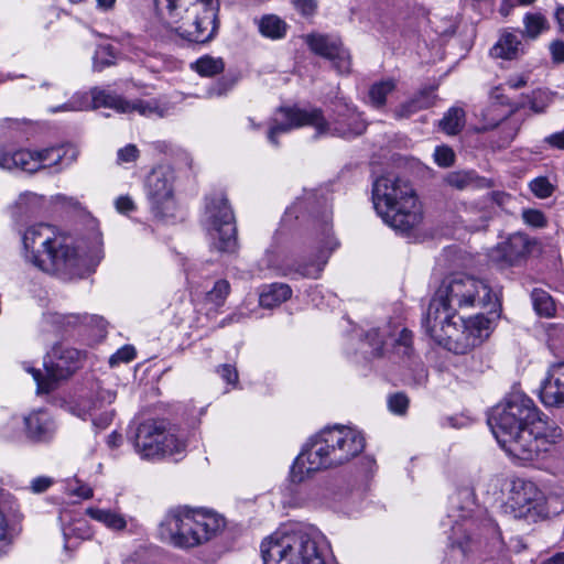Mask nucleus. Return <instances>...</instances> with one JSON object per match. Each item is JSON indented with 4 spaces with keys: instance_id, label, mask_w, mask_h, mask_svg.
Wrapping results in <instances>:
<instances>
[{
    "instance_id": "nucleus-1",
    "label": "nucleus",
    "mask_w": 564,
    "mask_h": 564,
    "mask_svg": "<svg viewBox=\"0 0 564 564\" xmlns=\"http://www.w3.org/2000/svg\"><path fill=\"white\" fill-rule=\"evenodd\" d=\"M499 305L498 293L487 282L473 275H454L441 284L423 321L425 333L444 349L464 355L481 345L491 334V321L482 314L464 318L459 310Z\"/></svg>"
},
{
    "instance_id": "nucleus-2",
    "label": "nucleus",
    "mask_w": 564,
    "mask_h": 564,
    "mask_svg": "<svg viewBox=\"0 0 564 564\" xmlns=\"http://www.w3.org/2000/svg\"><path fill=\"white\" fill-rule=\"evenodd\" d=\"M488 424L505 452L522 463L546 457L562 437L561 429L544 420L522 392H512L494 406Z\"/></svg>"
},
{
    "instance_id": "nucleus-3",
    "label": "nucleus",
    "mask_w": 564,
    "mask_h": 564,
    "mask_svg": "<svg viewBox=\"0 0 564 564\" xmlns=\"http://www.w3.org/2000/svg\"><path fill=\"white\" fill-rule=\"evenodd\" d=\"M22 243L28 262L42 271L67 278L83 274L104 258L100 232H95L87 242L44 223L28 227Z\"/></svg>"
},
{
    "instance_id": "nucleus-4",
    "label": "nucleus",
    "mask_w": 564,
    "mask_h": 564,
    "mask_svg": "<svg viewBox=\"0 0 564 564\" xmlns=\"http://www.w3.org/2000/svg\"><path fill=\"white\" fill-rule=\"evenodd\" d=\"M365 447L362 434L351 427L325 429L312 437L295 458L290 470L292 484H302L315 473L346 464Z\"/></svg>"
},
{
    "instance_id": "nucleus-5",
    "label": "nucleus",
    "mask_w": 564,
    "mask_h": 564,
    "mask_svg": "<svg viewBox=\"0 0 564 564\" xmlns=\"http://www.w3.org/2000/svg\"><path fill=\"white\" fill-rule=\"evenodd\" d=\"M326 539L315 527L290 523L281 527L261 543L264 564H326Z\"/></svg>"
},
{
    "instance_id": "nucleus-6",
    "label": "nucleus",
    "mask_w": 564,
    "mask_h": 564,
    "mask_svg": "<svg viewBox=\"0 0 564 564\" xmlns=\"http://www.w3.org/2000/svg\"><path fill=\"white\" fill-rule=\"evenodd\" d=\"M225 525V519L216 512L178 506L165 512L158 527V536L175 549L191 550L209 542Z\"/></svg>"
},
{
    "instance_id": "nucleus-7",
    "label": "nucleus",
    "mask_w": 564,
    "mask_h": 564,
    "mask_svg": "<svg viewBox=\"0 0 564 564\" xmlns=\"http://www.w3.org/2000/svg\"><path fill=\"white\" fill-rule=\"evenodd\" d=\"M155 14L182 39L210 41L218 30V0H154Z\"/></svg>"
},
{
    "instance_id": "nucleus-8",
    "label": "nucleus",
    "mask_w": 564,
    "mask_h": 564,
    "mask_svg": "<svg viewBox=\"0 0 564 564\" xmlns=\"http://www.w3.org/2000/svg\"><path fill=\"white\" fill-rule=\"evenodd\" d=\"M372 202L377 214L392 229L408 234L422 220V206L411 184L394 175L377 178L372 186Z\"/></svg>"
},
{
    "instance_id": "nucleus-9",
    "label": "nucleus",
    "mask_w": 564,
    "mask_h": 564,
    "mask_svg": "<svg viewBox=\"0 0 564 564\" xmlns=\"http://www.w3.org/2000/svg\"><path fill=\"white\" fill-rule=\"evenodd\" d=\"M341 107L345 108V111L339 112L338 118L332 124L325 120L322 110L317 108H281L280 113L283 116L284 121L278 122L275 120L269 130L268 139L272 144L278 145L276 138L279 134L303 126L313 127L316 131V137L354 138L360 135L366 130L365 120L355 108L346 104Z\"/></svg>"
},
{
    "instance_id": "nucleus-10",
    "label": "nucleus",
    "mask_w": 564,
    "mask_h": 564,
    "mask_svg": "<svg viewBox=\"0 0 564 564\" xmlns=\"http://www.w3.org/2000/svg\"><path fill=\"white\" fill-rule=\"evenodd\" d=\"M111 108L120 113L138 112L147 118H163L170 112V105L163 99L127 100L119 95L94 88L90 98L87 93H76L65 104L48 109L51 113L59 111H85L90 108Z\"/></svg>"
},
{
    "instance_id": "nucleus-11",
    "label": "nucleus",
    "mask_w": 564,
    "mask_h": 564,
    "mask_svg": "<svg viewBox=\"0 0 564 564\" xmlns=\"http://www.w3.org/2000/svg\"><path fill=\"white\" fill-rule=\"evenodd\" d=\"M133 446L142 458L158 459L182 455L186 449V441L178 430L165 421L147 420L138 425Z\"/></svg>"
},
{
    "instance_id": "nucleus-12",
    "label": "nucleus",
    "mask_w": 564,
    "mask_h": 564,
    "mask_svg": "<svg viewBox=\"0 0 564 564\" xmlns=\"http://www.w3.org/2000/svg\"><path fill=\"white\" fill-rule=\"evenodd\" d=\"M204 223L214 248L224 252H231L236 249L237 228L235 216L223 194L207 197Z\"/></svg>"
},
{
    "instance_id": "nucleus-13",
    "label": "nucleus",
    "mask_w": 564,
    "mask_h": 564,
    "mask_svg": "<svg viewBox=\"0 0 564 564\" xmlns=\"http://www.w3.org/2000/svg\"><path fill=\"white\" fill-rule=\"evenodd\" d=\"M69 151L68 148L59 145L34 151L21 149L12 153L6 152L0 155V167L4 170L19 169L28 173L40 170H50L56 173L75 159L73 154L67 158Z\"/></svg>"
},
{
    "instance_id": "nucleus-14",
    "label": "nucleus",
    "mask_w": 564,
    "mask_h": 564,
    "mask_svg": "<svg viewBox=\"0 0 564 564\" xmlns=\"http://www.w3.org/2000/svg\"><path fill=\"white\" fill-rule=\"evenodd\" d=\"M79 362L80 352L77 349L58 345L44 358V375L32 367H25V370L32 375L37 393H48L59 380L69 377L79 367Z\"/></svg>"
},
{
    "instance_id": "nucleus-15",
    "label": "nucleus",
    "mask_w": 564,
    "mask_h": 564,
    "mask_svg": "<svg viewBox=\"0 0 564 564\" xmlns=\"http://www.w3.org/2000/svg\"><path fill=\"white\" fill-rule=\"evenodd\" d=\"M174 173L170 169L159 167L151 172L147 181V194L152 212L161 218L175 217Z\"/></svg>"
},
{
    "instance_id": "nucleus-16",
    "label": "nucleus",
    "mask_w": 564,
    "mask_h": 564,
    "mask_svg": "<svg viewBox=\"0 0 564 564\" xmlns=\"http://www.w3.org/2000/svg\"><path fill=\"white\" fill-rule=\"evenodd\" d=\"M543 501L544 495L534 482L517 478L510 484L509 495L505 502V512L513 518H525Z\"/></svg>"
},
{
    "instance_id": "nucleus-17",
    "label": "nucleus",
    "mask_w": 564,
    "mask_h": 564,
    "mask_svg": "<svg viewBox=\"0 0 564 564\" xmlns=\"http://www.w3.org/2000/svg\"><path fill=\"white\" fill-rule=\"evenodd\" d=\"M533 242L521 232L510 235L506 240L495 246L488 257L497 267L505 269L523 263L532 251Z\"/></svg>"
},
{
    "instance_id": "nucleus-18",
    "label": "nucleus",
    "mask_w": 564,
    "mask_h": 564,
    "mask_svg": "<svg viewBox=\"0 0 564 564\" xmlns=\"http://www.w3.org/2000/svg\"><path fill=\"white\" fill-rule=\"evenodd\" d=\"M539 398L546 408L564 409V360L547 367L540 383Z\"/></svg>"
},
{
    "instance_id": "nucleus-19",
    "label": "nucleus",
    "mask_w": 564,
    "mask_h": 564,
    "mask_svg": "<svg viewBox=\"0 0 564 564\" xmlns=\"http://www.w3.org/2000/svg\"><path fill=\"white\" fill-rule=\"evenodd\" d=\"M24 424L28 437L34 442L52 440L56 430L52 416L43 410L33 411L26 415Z\"/></svg>"
},
{
    "instance_id": "nucleus-20",
    "label": "nucleus",
    "mask_w": 564,
    "mask_h": 564,
    "mask_svg": "<svg viewBox=\"0 0 564 564\" xmlns=\"http://www.w3.org/2000/svg\"><path fill=\"white\" fill-rule=\"evenodd\" d=\"M116 400V392L109 389H100L96 393L95 400L88 408L87 416L93 421L94 426L97 429L107 427L113 417V411L108 410L107 406L112 404Z\"/></svg>"
},
{
    "instance_id": "nucleus-21",
    "label": "nucleus",
    "mask_w": 564,
    "mask_h": 564,
    "mask_svg": "<svg viewBox=\"0 0 564 564\" xmlns=\"http://www.w3.org/2000/svg\"><path fill=\"white\" fill-rule=\"evenodd\" d=\"M87 316L78 314H61L47 312L41 321V328L45 333L61 334L67 332L86 321Z\"/></svg>"
},
{
    "instance_id": "nucleus-22",
    "label": "nucleus",
    "mask_w": 564,
    "mask_h": 564,
    "mask_svg": "<svg viewBox=\"0 0 564 564\" xmlns=\"http://www.w3.org/2000/svg\"><path fill=\"white\" fill-rule=\"evenodd\" d=\"M523 53V45L516 33L505 31L499 36L496 44L490 50V55L495 58L514 59Z\"/></svg>"
},
{
    "instance_id": "nucleus-23",
    "label": "nucleus",
    "mask_w": 564,
    "mask_h": 564,
    "mask_svg": "<svg viewBox=\"0 0 564 564\" xmlns=\"http://www.w3.org/2000/svg\"><path fill=\"white\" fill-rule=\"evenodd\" d=\"M291 296L292 289L285 283L265 284L259 290V306L271 310L286 302Z\"/></svg>"
},
{
    "instance_id": "nucleus-24",
    "label": "nucleus",
    "mask_w": 564,
    "mask_h": 564,
    "mask_svg": "<svg viewBox=\"0 0 564 564\" xmlns=\"http://www.w3.org/2000/svg\"><path fill=\"white\" fill-rule=\"evenodd\" d=\"M85 513L93 520L101 523L107 529L119 532L127 528V519L124 514L116 509H106L100 507H88Z\"/></svg>"
},
{
    "instance_id": "nucleus-25",
    "label": "nucleus",
    "mask_w": 564,
    "mask_h": 564,
    "mask_svg": "<svg viewBox=\"0 0 564 564\" xmlns=\"http://www.w3.org/2000/svg\"><path fill=\"white\" fill-rule=\"evenodd\" d=\"M445 182L456 189L488 188L491 182L479 176L475 171H455L446 175Z\"/></svg>"
},
{
    "instance_id": "nucleus-26",
    "label": "nucleus",
    "mask_w": 564,
    "mask_h": 564,
    "mask_svg": "<svg viewBox=\"0 0 564 564\" xmlns=\"http://www.w3.org/2000/svg\"><path fill=\"white\" fill-rule=\"evenodd\" d=\"M435 96L432 90L423 89L413 96L406 102L400 105L395 110L394 115L397 118H409L420 110L427 109L434 105Z\"/></svg>"
},
{
    "instance_id": "nucleus-27",
    "label": "nucleus",
    "mask_w": 564,
    "mask_h": 564,
    "mask_svg": "<svg viewBox=\"0 0 564 564\" xmlns=\"http://www.w3.org/2000/svg\"><path fill=\"white\" fill-rule=\"evenodd\" d=\"M336 243L333 240L327 241V246L318 251L315 260L299 263L296 271L305 278L317 279L323 271L330 251L335 248Z\"/></svg>"
},
{
    "instance_id": "nucleus-28",
    "label": "nucleus",
    "mask_w": 564,
    "mask_h": 564,
    "mask_svg": "<svg viewBox=\"0 0 564 564\" xmlns=\"http://www.w3.org/2000/svg\"><path fill=\"white\" fill-rule=\"evenodd\" d=\"M305 42L310 48L328 59H330L341 45L339 40L322 35V34H310L305 36Z\"/></svg>"
},
{
    "instance_id": "nucleus-29",
    "label": "nucleus",
    "mask_w": 564,
    "mask_h": 564,
    "mask_svg": "<svg viewBox=\"0 0 564 564\" xmlns=\"http://www.w3.org/2000/svg\"><path fill=\"white\" fill-rule=\"evenodd\" d=\"M260 33L271 40L283 39L288 31V24L275 14H268L259 21Z\"/></svg>"
},
{
    "instance_id": "nucleus-30",
    "label": "nucleus",
    "mask_w": 564,
    "mask_h": 564,
    "mask_svg": "<svg viewBox=\"0 0 564 564\" xmlns=\"http://www.w3.org/2000/svg\"><path fill=\"white\" fill-rule=\"evenodd\" d=\"M191 68L200 76L210 77L221 73L225 68V63L221 57L204 55L192 63Z\"/></svg>"
},
{
    "instance_id": "nucleus-31",
    "label": "nucleus",
    "mask_w": 564,
    "mask_h": 564,
    "mask_svg": "<svg viewBox=\"0 0 564 564\" xmlns=\"http://www.w3.org/2000/svg\"><path fill=\"white\" fill-rule=\"evenodd\" d=\"M465 124V111L462 108H451L440 121L442 130L451 135L457 134Z\"/></svg>"
},
{
    "instance_id": "nucleus-32",
    "label": "nucleus",
    "mask_w": 564,
    "mask_h": 564,
    "mask_svg": "<svg viewBox=\"0 0 564 564\" xmlns=\"http://www.w3.org/2000/svg\"><path fill=\"white\" fill-rule=\"evenodd\" d=\"M523 35L536 39L542 32L547 30L549 23L541 13H527L523 18Z\"/></svg>"
},
{
    "instance_id": "nucleus-33",
    "label": "nucleus",
    "mask_w": 564,
    "mask_h": 564,
    "mask_svg": "<svg viewBox=\"0 0 564 564\" xmlns=\"http://www.w3.org/2000/svg\"><path fill=\"white\" fill-rule=\"evenodd\" d=\"M395 88L393 79H384L375 83L369 89V101L373 107H382L386 104L387 96Z\"/></svg>"
},
{
    "instance_id": "nucleus-34",
    "label": "nucleus",
    "mask_w": 564,
    "mask_h": 564,
    "mask_svg": "<svg viewBox=\"0 0 564 564\" xmlns=\"http://www.w3.org/2000/svg\"><path fill=\"white\" fill-rule=\"evenodd\" d=\"M532 302L535 312L544 317H552L555 314V303L551 295L543 290H533Z\"/></svg>"
},
{
    "instance_id": "nucleus-35",
    "label": "nucleus",
    "mask_w": 564,
    "mask_h": 564,
    "mask_svg": "<svg viewBox=\"0 0 564 564\" xmlns=\"http://www.w3.org/2000/svg\"><path fill=\"white\" fill-rule=\"evenodd\" d=\"M230 293V284L227 280H218L214 283L212 290L206 292L205 301L206 303L220 307L225 304L227 296Z\"/></svg>"
},
{
    "instance_id": "nucleus-36",
    "label": "nucleus",
    "mask_w": 564,
    "mask_h": 564,
    "mask_svg": "<svg viewBox=\"0 0 564 564\" xmlns=\"http://www.w3.org/2000/svg\"><path fill=\"white\" fill-rule=\"evenodd\" d=\"M451 508L460 512L468 511L474 505V492L470 488L458 489L449 497Z\"/></svg>"
},
{
    "instance_id": "nucleus-37",
    "label": "nucleus",
    "mask_w": 564,
    "mask_h": 564,
    "mask_svg": "<svg viewBox=\"0 0 564 564\" xmlns=\"http://www.w3.org/2000/svg\"><path fill=\"white\" fill-rule=\"evenodd\" d=\"M334 67L339 74H349L351 70V56L349 52L340 45L334 56L330 58Z\"/></svg>"
},
{
    "instance_id": "nucleus-38",
    "label": "nucleus",
    "mask_w": 564,
    "mask_h": 564,
    "mask_svg": "<svg viewBox=\"0 0 564 564\" xmlns=\"http://www.w3.org/2000/svg\"><path fill=\"white\" fill-rule=\"evenodd\" d=\"M115 63V54L110 45H100L94 55V67L101 70L106 66Z\"/></svg>"
},
{
    "instance_id": "nucleus-39",
    "label": "nucleus",
    "mask_w": 564,
    "mask_h": 564,
    "mask_svg": "<svg viewBox=\"0 0 564 564\" xmlns=\"http://www.w3.org/2000/svg\"><path fill=\"white\" fill-rule=\"evenodd\" d=\"M433 156L435 163L441 167H449L455 161L454 151L446 145L436 147Z\"/></svg>"
},
{
    "instance_id": "nucleus-40",
    "label": "nucleus",
    "mask_w": 564,
    "mask_h": 564,
    "mask_svg": "<svg viewBox=\"0 0 564 564\" xmlns=\"http://www.w3.org/2000/svg\"><path fill=\"white\" fill-rule=\"evenodd\" d=\"M66 490L70 496H76L82 499H89L94 495L93 488L78 479L69 480Z\"/></svg>"
},
{
    "instance_id": "nucleus-41",
    "label": "nucleus",
    "mask_w": 564,
    "mask_h": 564,
    "mask_svg": "<svg viewBox=\"0 0 564 564\" xmlns=\"http://www.w3.org/2000/svg\"><path fill=\"white\" fill-rule=\"evenodd\" d=\"M532 193L539 198L550 197L554 191L553 185L546 177H536L530 183Z\"/></svg>"
},
{
    "instance_id": "nucleus-42",
    "label": "nucleus",
    "mask_w": 564,
    "mask_h": 564,
    "mask_svg": "<svg viewBox=\"0 0 564 564\" xmlns=\"http://www.w3.org/2000/svg\"><path fill=\"white\" fill-rule=\"evenodd\" d=\"M388 408L392 413L402 415L409 408V399L404 393H394L388 399Z\"/></svg>"
},
{
    "instance_id": "nucleus-43",
    "label": "nucleus",
    "mask_w": 564,
    "mask_h": 564,
    "mask_svg": "<svg viewBox=\"0 0 564 564\" xmlns=\"http://www.w3.org/2000/svg\"><path fill=\"white\" fill-rule=\"evenodd\" d=\"M77 536L79 539H87L90 536V533H89V530L87 528V525L83 522H75L74 524L67 527L64 529V538L66 540V543H65V550L68 549V544H69V539L70 536Z\"/></svg>"
},
{
    "instance_id": "nucleus-44",
    "label": "nucleus",
    "mask_w": 564,
    "mask_h": 564,
    "mask_svg": "<svg viewBox=\"0 0 564 564\" xmlns=\"http://www.w3.org/2000/svg\"><path fill=\"white\" fill-rule=\"evenodd\" d=\"M253 315H256V312L249 310L248 302L245 301L243 304L239 307V310L237 312L232 313L231 315L227 316L226 318H224L220 322L219 326L225 327L226 325L231 324V323H239V322L243 321L245 318L252 317Z\"/></svg>"
},
{
    "instance_id": "nucleus-45",
    "label": "nucleus",
    "mask_w": 564,
    "mask_h": 564,
    "mask_svg": "<svg viewBox=\"0 0 564 564\" xmlns=\"http://www.w3.org/2000/svg\"><path fill=\"white\" fill-rule=\"evenodd\" d=\"M522 217L525 224L536 228L543 227L546 223L543 213L536 209L523 210Z\"/></svg>"
},
{
    "instance_id": "nucleus-46",
    "label": "nucleus",
    "mask_w": 564,
    "mask_h": 564,
    "mask_svg": "<svg viewBox=\"0 0 564 564\" xmlns=\"http://www.w3.org/2000/svg\"><path fill=\"white\" fill-rule=\"evenodd\" d=\"M135 356V350L132 346L126 345L118 349L111 357H110V364L113 366L118 362H129L131 361Z\"/></svg>"
},
{
    "instance_id": "nucleus-47",
    "label": "nucleus",
    "mask_w": 564,
    "mask_h": 564,
    "mask_svg": "<svg viewBox=\"0 0 564 564\" xmlns=\"http://www.w3.org/2000/svg\"><path fill=\"white\" fill-rule=\"evenodd\" d=\"M139 150L134 144H128L118 150L117 158L119 163H130L138 159Z\"/></svg>"
},
{
    "instance_id": "nucleus-48",
    "label": "nucleus",
    "mask_w": 564,
    "mask_h": 564,
    "mask_svg": "<svg viewBox=\"0 0 564 564\" xmlns=\"http://www.w3.org/2000/svg\"><path fill=\"white\" fill-rule=\"evenodd\" d=\"M294 8L303 15H312L317 9L316 0H292Z\"/></svg>"
},
{
    "instance_id": "nucleus-49",
    "label": "nucleus",
    "mask_w": 564,
    "mask_h": 564,
    "mask_svg": "<svg viewBox=\"0 0 564 564\" xmlns=\"http://www.w3.org/2000/svg\"><path fill=\"white\" fill-rule=\"evenodd\" d=\"M547 105H549V102L546 100L545 93H543L541 90L533 93V98L530 101V108L534 112H536V113L543 112L546 109Z\"/></svg>"
},
{
    "instance_id": "nucleus-50",
    "label": "nucleus",
    "mask_w": 564,
    "mask_h": 564,
    "mask_svg": "<svg viewBox=\"0 0 564 564\" xmlns=\"http://www.w3.org/2000/svg\"><path fill=\"white\" fill-rule=\"evenodd\" d=\"M220 377L229 384H236L238 381V372L235 367L230 365H223L217 369Z\"/></svg>"
},
{
    "instance_id": "nucleus-51",
    "label": "nucleus",
    "mask_w": 564,
    "mask_h": 564,
    "mask_svg": "<svg viewBox=\"0 0 564 564\" xmlns=\"http://www.w3.org/2000/svg\"><path fill=\"white\" fill-rule=\"evenodd\" d=\"M115 206L120 214H128L135 209L134 202L130 196H119L115 200Z\"/></svg>"
},
{
    "instance_id": "nucleus-52",
    "label": "nucleus",
    "mask_w": 564,
    "mask_h": 564,
    "mask_svg": "<svg viewBox=\"0 0 564 564\" xmlns=\"http://www.w3.org/2000/svg\"><path fill=\"white\" fill-rule=\"evenodd\" d=\"M544 142L553 149L564 150V129L552 133L544 139Z\"/></svg>"
},
{
    "instance_id": "nucleus-53",
    "label": "nucleus",
    "mask_w": 564,
    "mask_h": 564,
    "mask_svg": "<svg viewBox=\"0 0 564 564\" xmlns=\"http://www.w3.org/2000/svg\"><path fill=\"white\" fill-rule=\"evenodd\" d=\"M550 51L552 54V58L556 63L564 62V42L554 41L550 44Z\"/></svg>"
},
{
    "instance_id": "nucleus-54",
    "label": "nucleus",
    "mask_w": 564,
    "mask_h": 564,
    "mask_svg": "<svg viewBox=\"0 0 564 564\" xmlns=\"http://www.w3.org/2000/svg\"><path fill=\"white\" fill-rule=\"evenodd\" d=\"M52 485V479L48 477H37L32 480L31 489L33 492L40 494L45 491Z\"/></svg>"
},
{
    "instance_id": "nucleus-55",
    "label": "nucleus",
    "mask_w": 564,
    "mask_h": 564,
    "mask_svg": "<svg viewBox=\"0 0 564 564\" xmlns=\"http://www.w3.org/2000/svg\"><path fill=\"white\" fill-rule=\"evenodd\" d=\"M368 337L375 341L373 343V346H375L373 355L379 356L381 354L382 347L384 345L382 336H380V334L377 329H373L368 334Z\"/></svg>"
},
{
    "instance_id": "nucleus-56",
    "label": "nucleus",
    "mask_w": 564,
    "mask_h": 564,
    "mask_svg": "<svg viewBox=\"0 0 564 564\" xmlns=\"http://www.w3.org/2000/svg\"><path fill=\"white\" fill-rule=\"evenodd\" d=\"M397 343L398 345L403 346L405 349L404 354H408L412 343V333L405 328L402 329Z\"/></svg>"
},
{
    "instance_id": "nucleus-57",
    "label": "nucleus",
    "mask_w": 564,
    "mask_h": 564,
    "mask_svg": "<svg viewBox=\"0 0 564 564\" xmlns=\"http://www.w3.org/2000/svg\"><path fill=\"white\" fill-rule=\"evenodd\" d=\"M528 83V76L524 75H517L513 77H510L507 82L510 88L512 89H519L523 86H525Z\"/></svg>"
},
{
    "instance_id": "nucleus-58",
    "label": "nucleus",
    "mask_w": 564,
    "mask_h": 564,
    "mask_svg": "<svg viewBox=\"0 0 564 564\" xmlns=\"http://www.w3.org/2000/svg\"><path fill=\"white\" fill-rule=\"evenodd\" d=\"M541 564H564V552H556L550 557L543 560Z\"/></svg>"
},
{
    "instance_id": "nucleus-59",
    "label": "nucleus",
    "mask_w": 564,
    "mask_h": 564,
    "mask_svg": "<svg viewBox=\"0 0 564 564\" xmlns=\"http://www.w3.org/2000/svg\"><path fill=\"white\" fill-rule=\"evenodd\" d=\"M96 2L97 8L104 11L112 10L116 4V0H96Z\"/></svg>"
},
{
    "instance_id": "nucleus-60",
    "label": "nucleus",
    "mask_w": 564,
    "mask_h": 564,
    "mask_svg": "<svg viewBox=\"0 0 564 564\" xmlns=\"http://www.w3.org/2000/svg\"><path fill=\"white\" fill-rule=\"evenodd\" d=\"M121 441V435L113 432L108 436L107 443L110 447L115 448L120 445Z\"/></svg>"
},
{
    "instance_id": "nucleus-61",
    "label": "nucleus",
    "mask_w": 564,
    "mask_h": 564,
    "mask_svg": "<svg viewBox=\"0 0 564 564\" xmlns=\"http://www.w3.org/2000/svg\"><path fill=\"white\" fill-rule=\"evenodd\" d=\"M555 19L562 33H564V7H558L555 12Z\"/></svg>"
},
{
    "instance_id": "nucleus-62",
    "label": "nucleus",
    "mask_w": 564,
    "mask_h": 564,
    "mask_svg": "<svg viewBox=\"0 0 564 564\" xmlns=\"http://www.w3.org/2000/svg\"><path fill=\"white\" fill-rule=\"evenodd\" d=\"M490 99L491 100H495L496 102L498 104H503L505 102V97L503 95L501 94V89L499 87H495L491 91H490Z\"/></svg>"
},
{
    "instance_id": "nucleus-63",
    "label": "nucleus",
    "mask_w": 564,
    "mask_h": 564,
    "mask_svg": "<svg viewBox=\"0 0 564 564\" xmlns=\"http://www.w3.org/2000/svg\"><path fill=\"white\" fill-rule=\"evenodd\" d=\"M513 6L508 0H502L501 6L499 8V12L503 17H508L512 11Z\"/></svg>"
},
{
    "instance_id": "nucleus-64",
    "label": "nucleus",
    "mask_w": 564,
    "mask_h": 564,
    "mask_svg": "<svg viewBox=\"0 0 564 564\" xmlns=\"http://www.w3.org/2000/svg\"><path fill=\"white\" fill-rule=\"evenodd\" d=\"M230 86H231V84L219 83L217 85V89L213 90L210 94L220 96V95L225 94L230 88Z\"/></svg>"
}]
</instances>
